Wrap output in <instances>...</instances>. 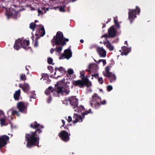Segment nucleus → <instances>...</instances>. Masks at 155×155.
<instances>
[{
    "label": "nucleus",
    "mask_w": 155,
    "mask_h": 155,
    "mask_svg": "<svg viewBox=\"0 0 155 155\" xmlns=\"http://www.w3.org/2000/svg\"><path fill=\"white\" fill-rule=\"evenodd\" d=\"M30 127L32 128L36 129L34 132L30 131L26 133L25 138L26 140V146L29 148H31L33 146H38L39 143V134L42 132L40 128L43 127V126L38 124L35 121L31 123L30 125Z\"/></svg>",
    "instance_id": "obj_1"
},
{
    "label": "nucleus",
    "mask_w": 155,
    "mask_h": 155,
    "mask_svg": "<svg viewBox=\"0 0 155 155\" xmlns=\"http://www.w3.org/2000/svg\"><path fill=\"white\" fill-rule=\"evenodd\" d=\"M69 41L68 38L64 37L62 32L58 31L57 32L56 36H54L53 40L51 41L52 45L53 46L55 45L64 46L66 44V42Z\"/></svg>",
    "instance_id": "obj_2"
},
{
    "label": "nucleus",
    "mask_w": 155,
    "mask_h": 155,
    "mask_svg": "<svg viewBox=\"0 0 155 155\" xmlns=\"http://www.w3.org/2000/svg\"><path fill=\"white\" fill-rule=\"evenodd\" d=\"M64 80H62L61 82L59 81L57 83V84H55L54 91L57 92L58 94H63V93H65L66 94H69L70 92L69 86L66 83H64L63 86H60V85L61 84L64 83Z\"/></svg>",
    "instance_id": "obj_3"
},
{
    "label": "nucleus",
    "mask_w": 155,
    "mask_h": 155,
    "mask_svg": "<svg viewBox=\"0 0 155 155\" xmlns=\"http://www.w3.org/2000/svg\"><path fill=\"white\" fill-rule=\"evenodd\" d=\"M90 103L92 107L95 109H98L101 104H105L106 102L105 100L101 101V98L98 96L97 94L94 93L92 96L91 100Z\"/></svg>",
    "instance_id": "obj_4"
},
{
    "label": "nucleus",
    "mask_w": 155,
    "mask_h": 155,
    "mask_svg": "<svg viewBox=\"0 0 155 155\" xmlns=\"http://www.w3.org/2000/svg\"><path fill=\"white\" fill-rule=\"evenodd\" d=\"M72 83L74 85L78 86L80 88L83 87L84 86L89 87L91 85V82L89 81L87 78H84L82 80L74 81Z\"/></svg>",
    "instance_id": "obj_5"
},
{
    "label": "nucleus",
    "mask_w": 155,
    "mask_h": 155,
    "mask_svg": "<svg viewBox=\"0 0 155 155\" xmlns=\"http://www.w3.org/2000/svg\"><path fill=\"white\" fill-rule=\"evenodd\" d=\"M140 9L137 6L135 9H129L128 12V18L131 24L135 18H137L136 15H139L140 12Z\"/></svg>",
    "instance_id": "obj_6"
},
{
    "label": "nucleus",
    "mask_w": 155,
    "mask_h": 155,
    "mask_svg": "<svg viewBox=\"0 0 155 155\" xmlns=\"http://www.w3.org/2000/svg\"><path fill=\"white\" fill-rule=\"evenodd\" d=\"M15 43L19 45L20 47L21 46L25 50H28L29 48L28 47L29 44V41H27L26 40H23L19 38L15 41Z\"/></svg>",
    "instance_id": "obj_7"
},
{
    "label": "nucleus",
    "mask_w": 155,
    "mask_h": 155,
    "mask_svg": "<svg viewBox=\"0 0 155 155\" xmlns=\"http://www.w3.org/2000/svg\"><path fill=\"white\" fill-rule=\"evenodd\" d=\"M58 135L60 139L64 142H67L70 140V134L65 130H62L59 133Z\"/></svg>",
    "instance_id": "obj_8"
},
{
    "label": "nucleus",
    "mask_w": 155,
    "mask_h": 155,
    "mask_svg": "<svg viewBox=\"0 0 155 155\" xmlns=\"http://www.w3.org/2000/svg\"><path fill=\"white\" fill-rule=\"evenodd\" d=\"M68 100L70 102V104L72 106L73 108L74 109L78 107V100L77 98H76V97H69Z\"/></svg>",
    "instance_id": "obj_9"
},
{
    "label": "nucleus",
    "mask_w": 155,
    "mask_h": 155,
    "mask_svg": "<svg viewBox=\"0 0 155 155\" xmlns=\"http://www.w3.org/2000/svg\"><path fill=\"white\" fill-rule=\"evenodd\" d=\"M9 137L6 135L0 136V149L4 147L7 143V141L8 140Z\"/></svg>",
    "instance_id": "obj_10"
},
{
    "label": "nucleus",
    "mask_w": 155,
    "mask_h": 155,
    "mask_svg": "<svg viewBox=\"0 0 155 155\" xmlns=\"http://www.w3.org/2000/svg\"><path fill=\"white\" fill-rule=\"evenodd\" d=\"M116 33L117 31L113 26L110 27L108 30V33L109 37L114 38L116 36Z\"/></svg>",
    "instance_id": "obj_11"
},
{
    "label": "nucleus",
    "mask_w": 155,
    "mask_h": 155,
    "mask_svg": "<svg viewBox=\"0 0 155 155\" xmlns=\"http://www.w3.org/2000/svg\"><path fill=\"white\" fill-rule=\"evenodd\" d=\"M72 53L70 49H67L64 50V53L61 55L62 58H64L69 59L71 56Z\"/></svg>",
    "instance_id": "obj_12"
},
{
    "label": "nucleus",
    "mask_w": 155,
    "mask_h": 155,
    "mask_svg": "<svg viewBox=\"0 0 155 155\" xmlns=\"http://www.w3.org/2000/svg\"><path fill=\"white\" fill-rule=\"evenodd\" d=\"M73 118L75 120L73 121V123H76L78 122H81L82 121L83 119H84L82 117H81L80 115H79L77 114H74V116H73Z\"/></svg>",
    "instance_id": "obj_13"
},
{
    "label": "nucleus",
    "mask_w": 155,
    "mask_h": 155,
    "mask_svg": "<svg viewBox=\"0 0 155 155\" xmlns=\"http://www.w3.org/2000/svg\"><path fill=\"white\" fill-rule=\"evenodd\" d=\"M97 51L101 57H105L106 56V51L102 47H98L97 49Z\"/></svg>",
    "instance_id": "obj_14"
},
{
    "label": "nucleus",
    "mask_w": 155,
    "mask_h": 155,
    "mask_svg": "<svg viewBox=\"0 0 155 155\" xmlns=\"http://www.w3.org/2000/svg\"><path fill=\"white\" fill-rule=\"evenodd\" d=\"M17 107L19 110L21 112H24L26 108L25 104L23 102H18Z\"/></svg>",
    "instance_id": "obj_15"
},
{
    "label": "nucleus",
    "mask_w": 155,
    "mask_h": 155,
    "mask_svg": "<svg viewBox=\"0 0 155 155\" xmlns=\"http://www.w3.org/2000/svg\"><path fill=\"white\" fill-rule=\"evenodd\" d=\"M105 76L108 78L110 83L114 81L116 79V77L115 75L113 74L112 72Z\"/></svg>",
    "instance_id": "obj_16"
},
{
    "label": "nucleus",
    "mask_w": 155,
    "mask_h": 155,
    "mask_svg": "<svg viewBox=\"0 0 155 155\" xmlns=\"http://www.w3.org/2000/svg\"><path fill=\"white\" fill-rule=\"evenodd\" d=\"M19 87L21 88L23 91L25 92L28 93L29 91L30 87L28 84L25 83L22 86H19Z\"/></svg>",
    "instance_id": "obj_17"
},
{
    "label": "nucleus",
    "mask_w": 155,
    "mask_h": 155,
    "mask_svg": "<svg viewBox=\"0 0 155 155\" xmlns=\"http://www.w3.org/2000/svg\"><path fill=\"white\" fill-rule=\"evenodd\" d=\"M21 91L20 89H18L16 91L14 94V98L15 101H18L19 99V97L20 96Z\"/></svg>",
    "instance_id": "obj_18"
},
{
    "label": "nucleus",
    "mask_w": 155,
    "mask_h": 155,
    "mask_svg": "<svg viewBox=\"0 0 155 155\" xmlns=\"http://www.w3.org/2000/svg\"><path fill=\"white\" fill-rule=\"evenodd\" d=\"M122 49L123 51L122 53L125 55H127L130 51L129 49L125 46L122 47Z\"/></svg>",
    "instance_id": "obj_19"
},
{
    "label": "nucleus",
    "mask_w": 155,
    "mask_h": 155,
    "mask_svg": "<svg viewBox=\"0 0 155 155\" xmlns=\"http://www.w3.org/2000/svg\"><path fill=\"white\" fill-rule=\"evenodd\" d=\"M54 91V89H53L52 87L50 86L46 90L45 93L46 94L48 95L51 93L53 92Z\"/></svg>",
    "instance_id": "obj_20"
},
{
    "label": "nucleus",
    "mask_w": 155,
    "mask_h": 155,
    "mask_svg": "<svg viewBox=\"0 0 155 155\" xmlns=\"http://www.w3.org/2000/svg\"><path fill=\"white\" fill-rule=\"evenodd\" d=\"M55 71H56L57 70L60 71L61 73H64L66 72L65 69L62 67H61L59 68L56 67L55 68Z\"/></svg>",
    "instance_id": "obj_21"
},
{
    "label": "nucleus",
    "mask_w": 155,
    "mask_h": 155,
    "mask_svg": "<svg viewBox=\"0 0 155 155\" xmlns=\"http://www.w3.org/2000/svg\"><path fill=\"white\" fill-rule=\"evenodd\" d=\"M106 47L110 51H113L114 50V47L111 45L110 42L108 40H107V44Z\"/></svg>",
    "instance_id": "obj_22"
},
{
    "label": "nucleus",
    "mask_w": 155,
    "mask_h": 155,
    "mask_svg": "<svg viewBox=\"0 0 155 155\" xmlns=\"http://www.w3.org/2000/svg\"><path fill=\"white\" fill-rule=\"evenodd\" d=\"M0 124L2 126H6L7 124L5 122V119L4 118H1L0 119Z\"/></svg>",
    "instance_id": "obj_23"
},
{
    "label": "nucleus",
    "mask_w": 155,
    "mask_h": 155,
    "mask_svg": "<svg viewBox=\"0 0 155 155\" xmlns=\"http://www.w3.org/2000/svg\"><path fill=\"white\" fill-rule=\"evenodd\" d=\"M39 33L41 35L40 36H43L45 34V31L44 27L42 26L41 29L39 30Z\"/></svg>",
    "instance_id": "obj_24"
},
{
    "label": "nucleus",
    "mask_w": 155,
    "mask_h": 155,
    "mask_svg": "<svg viewBox=\"0 0 155 155\" xmlns=\"http://www.w3.org/2000/svg\"><path fill=\"white\" fill-rule=\"evenodd\" d=\"M60 45L61 46H56V48H55L56 51L58 52L59 54H60L61 52L62 49L63 47L64 46H62V45Z\"/></svg>",
    "instance_id": "obj_25"
},
{
    "label": "nucleus",
    "mask_w": 155,
    "mask_h": 155,
    "mask_svg": "<svg viewBox=\"0 0 155 155\" xmlns=\"http://www.w3.org/2000/svg\"><path fill=\"white\" fill-rule=\"evenodd\" d=\"M114 22L115 25L118 28H119L120 26L119 23L118 22L117 17H114Z\"/></svg>",
    "instance_id": "obj_26"
},
{
    "label": "nucleus",
    "mask_w": 155,
    "mask_h": 155,
    "mask_svg": "<svg viewBox=\"0 0 155 155\" xmlns=\"http://www.w3.org/2000/svg\"><path fill=\"white\" fill-rule=\"evenodd\" d=\"M36 27V24L33 22L31 23L29 25V28L31 29L33 31L35 30V28Z\"/></svg>",
    "instance_id": "obj_27"
},
{
    "label": "nucleus",
    "mask_w": 155,
    "mask_h": 155,
    "mask_svg": "<svg viewBox=\"0 0 155 155\" xmlns=\"http://www.w3.org/2000/svg\"><path fill=\"white\" fill-rule=\"evenodd\" d=\"M78 109L77 108H76V109H74V110L77 111H77L78 112H79V111H80L81 112L82 111V110H84V108L83 106L81 105L79 107H78Z\"/></svg>",
    "instance_id": "obj_28"
},
{
    "label": "nucleus",
    "mask_w": 155,
    "mask_h": 155,
    "mask_svg": "<svg viewBox=\"0 0 155 155\" xmlns=\"http://www.w3.org/2000/svg\"><path fill=\"white\" fill-rule=\"evenodd\" d=\"M106 73L104 74V76H106L107 74H109L110 73H112L109 71V68L108 66H107L105 68Z\"/></svg>",
    "instance_id": "obj_29"
},
{
    "label": "nucleus",
    "mask_w": 155,
    "mask_h": 155,
    "mask_svg": "<svg viewBox=\"0 0 155 155\" xmlns=\"http://www.w3.org/2000/svg\"><path fill=\"white\" fill-rule=\"evenodd\" d=\"M91 111V109H90L88 110H86L82 114V117L83 118L84 117V116L86 115H87Z\"/></svg>",
    "instance_id": "obj_30"
},
{
    "label": "nucleus",
    "mask_w": 155,
    "mask_h": 155,
    "mask_svg": "<svg viewBox=\"0 0 155 155\" xmlns=\"http://www.w3.org/2000/svg\"><path fill=\"white\" fill-rule=\"evenodd\" d=\"M65 5H64L60 7L59 9L60 11L61 12H65Z\"/></svg>",
    "instance_id": "obj_31"
},
{
    "label": "nucleus",
    "mask_w": 155,
    "mask_h": 155,
    "mask_svg": "<svg viewBox=\"0 0 155 155\" xmlns=\"http://www.w3.org/2000/svg\"><path fill=\"white\" fill-rule=\"evenodd\" d=\"M38 37L36 38L35 39V42L34 44V46L35 47H37L38 46Z\"/></svg>",
    "instance_id": "obj_32"
},
{
    "label": "nucleus",
    "mask_w": 155,
    "mask_h": 155,
    "mask_svg": "<svg viewBox=\"0 0 155 155\" xmlns=\"http://www.w3.org/2000/svg\"><path fill=\"white\" fill-rule=\"evenodd\" d=\"M53 61V59L51 58L50 57H49V58H48V60H47V61H48V64H52V65H54V63H52Z\"/></svg>",
    "instance_id": "obj_33"
},
{
    "label": "nucleus",
    "mask_w": 155,
    "mask_h": 155,
    "mask_svg": "<svg viewBox=\"0 0 155 155\" xmlns=\"http://www.w3.org/2000/svg\"><path fill=\"white\" fill-rule=\"evenodd\" d=\"M12 114L13 115H16L17 116H19V114L17 110H13L12 111Z\"/></svg>",
    "instance_id": "obj_34"
},
{
    "label": "nucleus",
    "mask_w": 155,
    "mask_h": 155,
    "mask_svg": "<svg viewBox=\"0 0 155 155\" xmlns=\"http://www.w3.org/2000/svg\"><path fill=\"white\" fill-rule=\"evenodd\" d=\"M20 78L21 81H25L26 80V76L25 74H21L20 75Z\"/></svg>",
    "instance_id": "obj_35"
},
{
    "label": "nucleus",
    "mask_w": 155,
    "mask_h": 155,
    "mask_svg": "<svg viewBox=\"0 0 155 155\" xmlns=\"http://www.w3.org/2000/svg\"><path fill=\"white\" fill-rule=\"evenodd\" d=\"M94 66L92 64H90L88 67L89 70H86V71L88 72H91L92 69L94 68Z\"/></svg>",
    "instance_id": "obj_36"
},
{
    "label": "nucleus",
    "mask_w": 155,
    "mask_h": 155,
    "mask_svg": "<svg viewBox=\"0 0 155 155\" xmlns=\"http://www.w3.org/2000/svg\"><path fill=\"white\" fill-rule=\"evenodd\" d=\"M101 62H103V65L104 66L106 64V60L105 59L99 60L98 61L97 63L98 64Z\"/></svg>",
    "instance_id": "obj_37"
},
{
    "label": "nucleus",
    "mask_w": 155,
    "mask_h": 155,
    "mask_svg": "<svg viewBox=\"0 0 155 155\" xmlns=\"http://www.w3.org/2000/svg\"><path fill=\"white\" fill-rule=\"evenodd\" d=\"M56 74V71H55L54 74H52L50 76L51 78H53L54 79H57L59 77H60V76L59 75L57 77L55 76V75Z\"/></svg>",
    "instance_id": "obj_38"
},
{
    "label": "nucleus",
    "mask_w": 155,
    "mask_h": 155,
    "mask_svg": "<svg viewBox=\"0 0 155 155\" xmlns=\"http://www.w3.org/2000/svg\"><path fill=\"white\" fill-rule=\"evenodd\" d=\"M80 74L81 76L82 77V78H87V77H85V73L84 71H82L80 72Z\"/></svg>",
    "instance_id": "obj_39"
},
{
    "label": "nucleus",
    "mask_w": 155,
    "mask_h": 155,
    "mask_svg": "<svg viewBox=\"0 0 155 155\" xmlns=\"http://www.w3.org/2000/svg\"><path fill=\"white\" fill-rule=\"evenodd\" d=\"M14 48L15 49L17 50H18L20 48V47L19 46V45H18L17 44L15 43L14 45Z\"/></svg>",
    "instance_id": "obj_40"
},
{
    "label": "nucleus",
    "mask_w": 155,
    "mask_h": 155,
    "mask_svg": "<svg viewBox=\"0 0 155 155\" xmlns=\"http://www.w3.org/2000/svg\"><path fill=\"white\" fill-rule=\"evenodd\" d=\"M107 90L108 91H111L113 89V87L111 85H109L107 87Z\"/></svg>",
    "instance_id": "obj_41"
},
{
    "label": "nucleus",
    "mask_w": 155,
    "mask_h": 155,
    "mask_svg": "<svg viewBox=\"0 0 155 155\" xmlns=\"http://www.w3.org/2000/svg\"><path fill=\"white\" fill-rule=\"evenodd\" d=\"M68 73L70 74H73L74 71L73 70L71 69H69L67 71Z\"/></svg>",
    "instance_id": "obj_42"
},
{
    "label": "nucleus",
    "mask_w": 155,
    "mask_h": 155,
    "mask_svg": "<svg viewBox=\"0 0 155 155\" xmlns=\"http://www.w3.org/2000/svg\"><path fill=\"white\" fill-rule=\"evenodd\" d=\"M98 81L99 83L102 84L103 83V81L102 78H100L99 77L98 78Z\"/></svg>",
    "instance_id": "obj_43"
},
{
    "label": "nucleus",
    "mask_w": 155,
    "mask_h": 155,
    "mask_svg": "<svg viewBox=\"0 0 155 155\" xmlns=\"http://www.w3.org/2000/svg\"><path fill=\"white\" fill-rule=\"evenodd\" d=\"M41 76L42 78L41 79V80L42 78H48V75L46 73H43L41 74Z\"/></svg>",
    "instance_id": "obj_44"
},
{
    "label": "nucleus",
    "mask_w": 155,
    "mask_h": 155,
    "mask_svg": "<svg viewBox=\"0 0 155 155\" xmlns=\"http://www.w3.org/2000/svg\"><path fill=\"white\" fill-rule=\"evenodd\" d=\"M48 69L51 72H53L54 71L53 68L51 66H48Z\"/></svg>",
    "instance_id": "obj_45"
},
{
    "label": "nucleus",
    "mask_w": 155,
    "mask_h": 155,
    "mask_svg": "<svg viewBox=\"0 0 155 155\" xmlns=\"http://www.w3.org/2000/svg\"><path fill=\"white\" fill-rule=\"evenodd\" d=\"M67 120V121L68 122H71V121H72V117L70 116H69L68 117V119Z\"/></svg>",
    "instance_id": "obj_46"
},
{
    "label": "nucleus",
    "mask_w": 155,
    "mask_h": 155,
    "mask_svg": "<svg viewBox=\"0 0 155 155\" xmlns=\"http://www.w3.org/2000/svg\"><path fill=\"white\" fill-rule=\"evenodd\" d=\"M91 75L92 77H94L96 78H98V77H99L98 74H92Z\"/></svg>",
    "instance_id": "obj_47"
},
{
    "label": "nucleus",
    "mask_w": 155,
    "mask_h": 155,
    "mask_svg": "<svg viewBox=\"0 0 155 155\" xmlns=\"http://www.w3.org/2000/svg\"><path fill=\"white\" fill-rule=\"evenodd\" d=\"M61 121H62V123L63 124V125H62L61 126V128L62 127H64V126L65 124V121H64V120H61Z\"/></svg>",
    "instance_id": "obj_48"
},
{
    "label": "nucleus",
    "mask_w": 155,
    "mask_h": 155,
    "mask_svg": "<svg viewBox=\"0 0 155 155\" xmlns=\"http://www.w3.org/2000/svg\"><path fill=\"white\" fill-rule=\"evenodd\" d=\"M55 51V48H52L50 49V52L51 54H52L54 52V51Z\"/></svg>",
    "instance_id": "obj_49"
},
{
    "label": "nucleus",
    "mask_w": 155,
    "mask_h": 155,
    "mask_svg": "<svg viewBox=\"0 0 155 155\" xmlns=\"http://www.w3.org/2000/svg\"><path fill=\"white\" fill-rule=\"evenodd\" d=\"M38 15H39L40 14H43V12L42 11L40 10V9H38Z\"/></svg>",
    "instance_id": "obj_50"
},
{
    "label": "nucleus",
    "mask_w": 155,
    "mask_h": 155,
    "mask_svg": "<svg viewBox=\"0 0 155 155\" xmlns=\"http://www.w3.org/2000/svg\"><path fill=\"white\" fill-rule=\"evenodd\" d=\"M108 35L107 34H106L104 35H102V37L105 38L107 39V38L108 37Z\"/></svg>",
    "instance_id": "obj_51"
},
{
    "label": "nucleus",
    "mask_w": 155,
    "mask_h": 155,
    "mask_svg": "<svg viewBox=\"0 0 155 155\" xmlns=\"http://www.w3.org/2000/svg\"><path fill=\"white\" fill-rule=\"evenodd\" d=\"M103 25L102 27V28H105L106 27V25L105 23H104L103 24Z\"/></svg>",
    "instance_id": "obj_52"
},
{
    "label": "nucleus",
    "mask_w": 155,
    "mask_h": 155,
    "mask_svg": "<svg viewBox=\"0 0 155 155\" xmlns=\"http://www.w3.org/2000/svg\"><path fill=\"white\" fill-rule=\"evenodd\" d=\"M84 42V41L83 39H81L80 40V42L81 43H83Z\"/></svg>",
    "instance_id": "obj_53"
},
{
    "label": "nucleus",
    "mask_w": 155,
    "mask_h": 155,
    "mask_svg": "<svg viewBox=\"0 0 155 155\" xmlns=\"http://www.w3.org/2000/svg\"><path fill=\"white\" fill-rule=\"evenodd\" d=\"M107 41H106L105 42H104L103 43L104 44V45H105L106 44L107 45Z\"/></svg>",
    "instance_id": "obj_54"
},
{
    "label": "nucleus",
    "mask_w": 155,
    "mask_h": 155,
    "mask_svg": "<svg viewBox=\"0 0 155 155\" xmlns=\"http://www.w3.org/2000/svg\"><path fill=\"white\" fill-rule=\"evenodd\" d=\"M77 0H69V2H74L75 1H76Z\"/></svg>",
    "instance_id": "obj_55"
},
{
    "label": "nucleus",
    "mask_w": 155,
    "mask_h": 155,
    "mask_svg": "<svg viewBox=\"0 0 155 155\" xmlns=\"http://www.w3.org/2000/svg\"><path fill=\"white\" fill-rule=\"evenodd\" d=\"M49 100H50H50H51V98L50 97H49L48 99V103H49L50 102V101H49Z\"/></svg>",
    "instance_id": "obj_56"
},
{
    "label": "nucleus",
    "mask_w": 155,
    "mask_h": 155,
    "mask_svg": "<svg viewBox=\"0 0 155 155\" xmlns=\"http://www.w3.org/2000/svg\"><path fill=\"white\" fill-rule=\"evenodd\" d=\"M127 41H125V42H124V44L127 45Z\"/></svg>",
    "instance_id": "obj_57"
},
{
    "label": "nucleus",
    "mask_w": 155,
    "mask_h": 155,
    "mask_svg": "<svg viewBox=\"0 0 155 155\" xmlns=\"http://www.w3.org/2000/svg\"><path fill=\"white\" fill-rule=\"evenodd\" d=\"M34 36H32L31 37V38H32V40H33V41H34Z\"/></svg>",
    "instance_id": "obj_58"
},
{
    "label": "nucleus",
    "mask_w": 155,
    "mask_h": 155,
    "mask_svg": "<svg viewBox=\"0 0 155 155\" xmlns=\"http://www.w3.org/2000/svg\"><path fill=\"white\" fill-rule=\"evenodd\" d=\"M64 128L66 129H68V128L66 126L65 127H64Z\"/></svg>",
    "instance_id": "obj_59"
},
{
    "label": "nucleus",
    "mask_w": 155,
    "mask_h": 155,
    "mask_svg": "<svg viewBox=\"0 0 155 155\" xmlns=\"http://www.w3.org/2000/svg\"><path fill=\"white\" fill-rule=\"evenodd\" d=\"M110 21V20H108V21H107L106 22V23L107 24V23H108V22H109Z\"/></svg>",
    "instance_id": "obj_60"
},
{
    "label": "nucleus",
    "mask_w": 155,
    "mask_h": 155,
    "mask_svg": "<svg viewBox=\"0 0 155 155\" xmlns=\"http://www.w3.org/2000/svg\"><path fill=\"white\" fill-rule=\"evenodd\" d=\"M38 21V20H35V23H36V22H37Z\"/></svg>",
    "instance_id": "obj_61"
},
{
    "label": "nucleus",
    "mask_w": 155,
    "mask_h": 155,
    "mask_svg": "<svg viewBox=\"0 0 155 155\" xmlns=\"http://www.w3.org/2000/svg\"><path fill=\"white\" fill-rule=\"evenodd\" d=\"M49 1H51V2H53L55 0H49Z\"/></svg>",
    "instance_id": "obj_62"
},
{
    "label": "nucleus",
    "mask_w": 155,
    "mask_h": 155,
    "mask_svg": "<svg viewBox=\"0 0 155 155\" xmlns=\"http://www.w3.org/2000/svg\"><path fill=\"white\" fill-rule=\"evenodd\" d=\"M25 69L27 71H28V68H27L26 67H25Z\"/></svg>",
    "instance_id": "obj_63"
},
{
    "label": "nucleus",
    "mask_w": 155,
    "mask_h": 155,
    "mask_svg": "<svg viewBox=\"0 0 155 155\" xmlns=\"http://www.w3.org/2000/svg\"><path fill=\"white\" fill-rule=\"evenodd\" d=\"M37 34L38 35V34L36 33V34H35V35H36V36Z\"/></svg>",
    "instance_id": "obj_64"
}]
</instances>
